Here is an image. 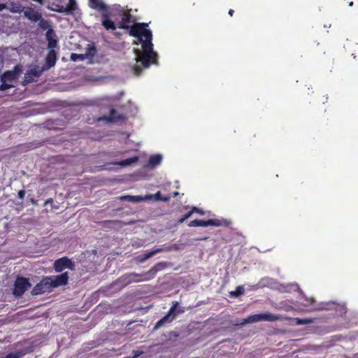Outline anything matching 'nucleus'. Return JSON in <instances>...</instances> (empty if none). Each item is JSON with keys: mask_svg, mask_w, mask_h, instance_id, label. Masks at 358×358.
<instances>
[{"mask_svg": "<svg viewBox=\"0 0 358 358\" xmlns=\"http://www.w3.org/2000/svg\"><path fill=\"white\" fill-rule=\"evenodd\" d=\"M0 358H4V357H0Z\"/></svg>", "mask_w": 358, "mask_h": 358, "instance_id": "obj_49", "label": "nucleus"}, {"mask_svg": "<svg viewBox=\"0 0 358 358\" xmlns=\"http://www.w3.org/2000/svg\"><path fill=\"white\" fill-rule=\"evenodd\" d=\"M39 21H40L39 26L43 29H48V27H50V23L48 20H45L41 18Z\"/></svg>", "mask_w": 358, "mask_h": 358, "instance_id": "obj_28", "label": "nucleus"}, {"mask_svg": "<svg viewBox=\"0 0 358 358\" xmlns=\"http://www.w3.org/2000/svg\"><path fill=\"white\" fill-rule=\"evenodd\" d=\"M16 78V74L15 72L13 71H6L5 72L1 77V81L4 83V82H8V83H11L13 82V80H15Z\"/></svg>", "mask_w": 358, "mask_h": 358, "instance_id": "obj_17", "label": "nucleus"}, {"mask_svg": "<svg viewBox=\"0 0 358 358\" xmlns=\"http://www.w3.org/2000/svg\"><path fill=\"white\" fill-rule=\"evenodd\" d=\"M162 160V155H151L148 160V165L151 167H155L159 165Z\"/></svg>", "mask_w": 358, "mask_h": 358, "instance_id": "obj_18", "label": "nucleus"}, {"mask_svg": "<svg viewBox=\"0 0 358 358\" xmlns=\"http://www.w3.org/2000/svg\"><path fill=\"white\" fill-rule=\"evenodd\" d=\"M138 160H139V157L138 156H134V157L122 160L121 162H120L118 163V164L123 166H129L134 163L137 162Z\"/></svg>", "mask_w": 358, "mask_h": 358, "instance_id": "obj_21", "label": "nucleus"}, {"mask_svg": "<svg viewBox=\"0 0 358 358\" xmlns=\"http://www.w3.org/2000/svg\"><path fill=\"white\" fill-rule=\"evenodd\" d=\"M279 319V317L270 313H259L248 316L244 319L243 324L255 323L259 321L274 322Z\"/></svg>", "mask_w": 358, "mask_h": 358, "instance_id": "obj_4", "label": "nucleus"}, {"mask_svg": "<svg viewBox=\"0 0 358 358\" xmlns=\"http://www.w3.org/2000/svg\"><path fill=\"white\" fill-rule=\"evenodd\" d=\"M24 16L33 22H38L41 18V14L31 7H28L24 12Z\"/></svg>", "mask_w": 358, "mask_h": 358, "instance_id": "obj_12", "label": "nucleus"}, {"mask_svg": "<svg viewBox=\"0 0 358 358\" xmlns=\"http://www.w3.org/2000/svg\"><path fill=\"white\" fill-rule=\"evenodd\" d=\"M5 8H6V5L4 3H0V11H2Z\"/></svg>", "mask_w": 358, "mask_h": 358, "instance_id": "obj_41", "label": "nucleus"}, {"mask_svg": "<svg viewBox=\"0 0 358 358\" xmlns=\"http://www.w3.org/2000/svg\"><path fill=\"white\" fill-rule=\"evenodd\" d=\"M162 250L161 248H159V249H156V250H152L150 252H146V253L138 255L136 257V261L140 262V263L144 262L145 261H146L147 259H150V257H152L155 254L161 252Z\"/></svg>", "mask_w": 358, "mask_h": 358, "instance_id": "obj_16", "label": "nucleus"}, {"mask_svg": "<svg viewBox=\"0 0 358 358\" xmlns=\"http://www.w3.org/2000/svg\"><path fill=\"white\" fill-rule=\"evenodd\" d=\"M234 10L233 9H229L228 13L230 16H233L234 15Z\"/></svg>", "mask_w": 358, "mask_h": 358, "instance_id": "obj_42", "label": "nucleus"}, {"mask_svg": "<svg viewBox=\"0 0 358 358\" xmlns=\"http://www.w3.org/2000/svg\"><path fill=\"white\" fill-rule=\"evenodd\" d=\"M34 1H36L40 4H43V0H33Z\"/></svg>", "mask_w": 358, "mask_h": 358, "instance_id": "obj_44", "label": "nucleus"}, {"mask_svg": "<svg viewBox=\"0 0 358 358\" xmlns=\"http://www.w3.org/2000/svg\"><path fill=\"white\" fill-rule=\"evenodd\" d=\"M171 196H163L162 197V200L161 201H169V199H170Z\"/></svg>", "mask_w": 358, "mask_h": 358, "instance_id": "obj_39", "label": "nucleus"}, {"mask_svg": "<svg viewBox=\"0 0 358 358\" xmlns=\"http://www.w3.org/2000/svg\"><path fill=\"white\" fill-rule=\"evenodd\" d=\"M191 211L193 213H198L199 215H204V211L202 209L198 208L197 207L193 206L191 208Z\"/></svg>", "mask_w": 358, "mask_h": 358, "instance_id": "obj_31", "label": "nucleus"}, {"mask_svg": "<svg viewBox=\"0 0 358 358\" xmlns=\"http://www.w3.org/2000/svg\"><path fill=\"white\" fill-rule=\"evenodd\" d=\"M178 306L179 303L178 301H173L172 306L168 313L155 324L154 329H157L164 324L171 322L176 315L175 311Z\"/></svg>", "mask_w": 358, "mask_h": 358, "instance_id": "obj_7", "label": "nucleus"}, {"mask_svg": "<svg viewBox=\"0 0 358 358\" xmlns=\"http://www.w3.org/2000/svg\"><path fill=\"white\" fill-rule=\"evenodd\" d=\"M115 35L117 36H119L121 35V34L120 32H115Z\"/></svg>", "mask_w": 358, "mask_h": 358, "instance_id": "obj_46", "label": "nucleus"}, {"mask_svg": "<svg viewBox=\"0 0 358 358\" xmlns=\"http://www.w3.org/2000/svg\"><path fill=\"white\" fill-rule=\"evenodd\" d=\"M25 191L24 189H21L17 193V196L20 199H23L24 198Z\"/></svg>", "mask_w": 358, "mask_h": 358, "instance_id": "obj_34", "label": "nucleus"}, {"mask_svg": "<svg viewBox=\"0 0 358 358\" xmlns=\"http://www.w3.org/2000/svg\"><path fill=\"white\" fill-rule=\"evenodd\" d=\"M127 10H125L124 8L121 7L120 5H115L113 8L109 10V15L114 18L121 17Z\"/></svg>", "mask_w": 358, "mask_h": 358, "instance_id": "obj_15", "label": "nucleus"}, {"mask_svg": "<svg viewBox=\"0 0 358 358\" xmlns=\"http://www.w3.org/2000/svg\"><path fill=\"white\" fill-rule=\"evenodd\" d=\"M22 354L19 352H11L6 355L4 358H20Z\"/></svg>", "mask_w": 358, "mask_h": 358, "instance_id": "obj_30", "label": "nucleus"}, {"mask_svg": "<svg viewBox=\"0 0 358 358\" xmlns=\"http://www.w3.org/2000/svg\"><path fill=\"white\" fill-rule=\"evenodd\" d=\"M30 202H31L33 205H36V204H37L36 201L34 199H30Z\"/></svg>", "mask_w": 358, "mask_h": 358, "instance_id": "obj_43", "label": "nucleus"}, {"mask_svg": "<svg viewBox=\"0 0 358 358\" xmlns=\"http://www.w3.org/2000/svg\"><path fill=\"white\" fill-rule=\"evenodd\" d=\"M88 6L101 13L109 11V7L102 0H88Z\"/></svg>", "mask_w": 358, "mask_h": 358, "instance_id": "obj_11", "label": "nucleus"}, {"mask_svg": "<svg viewBox=\"0 0 358 358\" xmlns=\"http://www.w3.org/2000/svg\"><path fill=\"white\" fill-rule=\"evenodd\" d=\"M162 195L159 191L156 192L155 194H150L146 196L148 199H154L155 201H161Z\"/></svg>", "mask_w": 358, "mask_h": 358, "instance_id": "obj_27", "label": "nucleus"}, {"mask_svg": "<svg viewBox=\"0 0 358 358\" xmlns=\"http://www.w3.org/2000/svg\"><path fill=\"white\" fill-rule=\"evenodd\" d=\"M85 59V55L83 54H76V53H72L71 55V59L72 61H77V60H84Z\"/></svg>", "mask_w": 358, "mask_h": 358, "instance_id": "obj_26", "label": "nucleus"}, {"mask_svg": "<svg viewBox=\"0 0 358 358\" xmlns=\"http://www.w3.org/2000/svg\"><path fill=\"white\" fill-rule=\"evenodd\" d=\"M178 195V192H173V196L176 197Z\"/></svg>", "mask_w": 358, "mask_h": 358, "instance_id": "obj_45", "label": "nucleus"}, {"mask_svg": "<svg viewBox=\"0 0 358 358\" xmlns=\"http://www.w3.org/2000/svg\"><path fill=\"white\" fill-rule=\"evenodd\" d=\"M66 10H59L61 12H66V13H73L77 8V3L76 0H69L65 6Z\"/></svg>", "mask_w": 358, "mask_h": 358, "instance_id": "obj_19", "label": "nucleus"}, {"mask_svg": "<svg viewBox=\"0 0 358 358\" xmlns=\"http://www.w3.org/2000/svg\"><path fill=\"white\" fill-rule=\"evenodd\" d=\"M158 271L159 268H157V266H155L143 274H137L135 273H130L129 275L130 278L129 282H141L143 280H149L155 277Z\"/></svg>", "mask_w": 358, "mask_h": 358, "instance_id": "obj_8", "label": "nucleus"}, {"mask_svg": "<svg viewBox=\"0 0 358 358\" xmlns=\"http://www.w3.org/2000/svg\"><path fill=\"white\" fill-rule=\"evenodd\" d=\"M126 119V116L123 114L117 113V110L115 108H111L110 110V115L108 116L103 115L98 118L99 121L105 120L107 122L114 123L120 121H123Z\"/></svg>", "mask_w": 358, "mask_h": 358, "instance_id": "obj_9", "label": "nucleus"}, {"mask_svg": "<svg viewBox=\"0 0 358 358\" xmlns=\"http://www.w3.org/2000/svg\"><path fill=\"white\" fill-rule=\"evenodd\" d=\"M31 286L28 278L18 277L14 284V294L17 296H22Z\"/></svg>", "mask_w": 358, "mask_h": 358, "instance_id": "obj_6", "label": "nucleus"}, {"mask_svg": "<svg viewBox=\"0 0 358 358\" xmlns=\"http://www.w3.org/2000/svg\"><path fill=\"white\" fill-rule=\"evenodd\" d=\"M13 85L10 84V83H8V82H1V84L0 85V90L1 91H5L8 89H10V87H12Z\"/></svg>", "mask_w": 358, "mask_h": 358, "instance_id": "obj_29", "label": "nucleus"}, {"mask_svg": "<svg viewBox=\"0 0 358 358\" xmlns=\"http://www.w3.org/2000/svg\"><path fill=\"white\" fill-rule=\"evenodd\" d=\"M121 200H127L131 202H140L143 200V197L141 196H131V195H127L122 196Z\"/></svg>", "mask_w": 358, "mask_h": 358, "instance_id": "obj_22", "label": "nucleus"}, {"mask_svg": "<svg viewBox=\"0 0 358 358\" xmlns=\"http://www.w3.org/2000/svg\"><path fill=\"white\" fill-rule=\"evenodd\" d=\"M348 5H349L350 6H352L353 5V1H350V2H349Z\"/></svg>", "mask_w": 358, "mask_h": 358, "instance_id": "obj_47", "label": "nucleus"}, {"mask_svg": "<svg viewBox=\"0 0 358 358\" xmlns=\"http://www.w3.org/2000/svg\"><path fill=\"white\" fill-rule=\"evenodd\" d=\"M231 222L227 220H219V219H209L208 220L195 219L189 222L188 226L189 227H208V226H225L228 227Z\"/></svg>", "mask_w": 358, "mask_h": 358, "instance_id": "obj_3", "label": "nucleus"}, {"mask_svg": "<svg viewBox=\"0 0 358 358\" xmlns=\"http://www.w3.org/2000/svg\"><path fill=\"white\" fill-rule=\"evenodd\" d=\"M314 302H315V300L313 298L307 300L308 305H313L314 303Z\"/></svg>", "mask_w": 358, "mask_h": 358, "instance_id": "obj_38", "label": "nucleus"}, {"mask_svg": "<svg viewBox=\"0 0 358 358\" xmlns=\"http://www.w3.org/2000/svg\"><path fill=\"white\" fill-rule=\"evenodd\" d=\"M296 324L299 325L301 324H308L313 322V320L311 318H296L295 319Z\"/></svg>", "mask_w": 358, "mask_h": 358, "instance_id": "obj_24", "label": "nucleus"}, {"mask_svg": "<svg viewBox=\"0 0 358 358\" xmlns=\"http://www.w3.org/2000/svg\"><path fill=\"white\" fill-rule=\"evenodd\" d=\"M337 304L334 302H328V303H322L319 305V307L315 308L314 310H333L336 308Z\"/></svg>", "mask_w": 358, "mask_h": 358, "instance_id": "obj_20", "label": "nucleus"}, {"mask_svg": "<svg viewBox=\"0 0 358 358\" xmlns=\"http://www.w3.org/2000/svg\"><path fill=\"white\" fill-rule=\"evenodd\" d=\"M54 269L57 273H61L66 268L75 270L74 262L67 257H63L56 259L53 265Z\"/></svg>", "mask_w": 358, "mask_h": 358, "instance_id": "obj_5", "label": "nucleus"}, {"mask_svg": "<svg viewBox=\"0 0 358 358\" xmlns=\"http://www.w3.org/2000/svg\"><path fill=\"white\" fill-rule=\"evenodd\" d=\"M131 15L129 10H127L121 17V21L117 27L122 29H129V35L137 38L141 45V49H134L136 64L134 65L132 70L136 76L141 75L143 69H148L152 64H157L158 55L153 49L152 33L147 27V23H135L130 26Z\"/></svg>", "mask_w": 358, "mask_h": 358, "instance_id": "obj_1", "label": "nucleus"}, {"mask_svg": "<svg viewBox=\"0 0 358 358\" xmlns=\"http://www.w3.org/2000/svg\"><path fill=\"white\" fill-rule=\"evenodd\" d=\"M192 215V213L191 211V210L189 211H188L187 213H185V215H182V217L187 220L188 219L189 217H190Z\"/></svg>", "mask_w": 358, "mask_h": 358, "instance_id": "obj_36", "label": "nucleus"}, {"mask_svg": "<svg viewBox=\"0 0 358 358\" xmlns=\"http://www.w3.org/2000/svg\"><path fill=\"white\" fill-rule=\"evenodd\" d=\"M57 55L55 50H50L45 57V66L47 69L53 67L57 62Z\"/></svg>", "mask_w": 358, "mask_h": 358, "instance_id": "obj_14", "label": "nucleus"}, {"mask_svg": "<svg viewBox=\"0 0 358 358\" xmlns=\"http://www.w3.org/2000/svg\"><path fill=\"white\" fill-rule=\"evenodd\" d=\"M53 203H54L53 199H52V198H49V199H48L45 201V203H44V206H47V205H48V204L52 205V204H53Z\"/></svg>", "mask_w": 358, "mask_h": 358, "instance_id": "obj_35", "label": "nucleus"}, {"mask_svg": "<svg viewBox=\"0 0 358 358\" xmlns=\"http://www.w3.org/2000/svg\"><path fill=\"white\" fill-rule=\"evenodd\" d=\"M69 273H62L57 275L44 277L31 290L32 295H39L45 292H51L54 288L65 286L69 282Z\"/></svg>", "mask_w": 358, "mask_h": 358, "instance_id": "obj_2", "label": "nucleus"}, {"mask_svg": "<svg viewBox=\"0 0 358 358\" xmlns=\"http://www.w3.org/2000/svg\"><path fill=\"white\" fill-rule=\"evenodd\" d=\"M143 353V351L133 350L131 352V355L129 357V358H136V357H139L140 355H141Z\"/></svg>", "mask_w": 358, "mask_h": 358, "instance_id": "obj_32", "label": "nucleus"}, {"mask_svg": "<svg viewBox=\"0 0 358 358\" xmlns=\"http://www.w3.org/2000/svg\"><path fill=\"white\" fill-rule=\"evenodd\" d=\"M13 12H21L22 11V6L19 5L17 7H16L15 9L13 10Z\"/></svg>", "mask_w": 358, "mask_h": 358, "instance_id": "obj_37", "label": "nucleus"}, {"mask_svg": "<svg viewBox=\"0 0 358 358\" xmlns=\"http://www.w3.org/2000/svg\"><path fill=\"white\" fill-rule=\"evenodd\" d=\"M109 11L101 13V24L106 30H115L117 25L110 19Z\"/></svg>", "mask_w": 358, "mask_h": 358, "instance_id": "obj_10", "label": "nucleus"}, {"mask_svg": "<svg viewBox=\"0 0 358 358\" xmlns=\"http://www.w3.org/2000/svg\"><path fill=\"white\" fill-rule=\"evenodd\" d=\"M186 220L182 217L181 218H180L179 220H178L177 221V224H182Z\"/></svg>", "mask_w": 358, "mask_h": 358, "instance_id": "obj_40", "label": "nucleus"}, {"mask_svg": "<svg viewBox=\"0 0 358 358\" xmlns=\"http://www.w3.org/2000/svg\"><path fill=\"white\" fill-rule=\"evenodd\" d=\"M207 238H197L196 240L199 241V240H206Z\"/></svg>", "mask_w": 358, "mask_h": 358, "instance_id": "obj_48", "label": "nucleus"}, {"mask_svg": "<svg viewBox=\"0 0 358 358\" xmlns=\"http://www.w3.org/2000/svg\"><path fill=\"white\" fill-rule=\"evenodd\" d=\"M244 293V288L243 286H238L236 289L231 292L232 296L238 297Z\"/></svg>", "mask_w": 358, "mask_h": 358, "instance_id": "obj_25", "label": "nucleus"}, {"mask_svg": "<svg viewBox=\"0 0 358 358\" xmlns=\"http://www.w3.org/2000/svg\"><path fill=\"white\" fill-rule=\"evenodd\" d=\"M59 10H66V8L64 6L56 5V8H52V10L56 11L57 13H66V12H61V11H59Z\"/></svg>", "mask_w": 358, "mask_h": 358, "instance_id": "obj_33", "label": "nucleus"}, {"mask_svg": "<svg viewBox=\"0 0 358 358\" xmlns=\"http://www.w3.org/2000/svg\"><path fill=\"white\" fill-rule=\"evenodd\" d=\"M48 41V47L50 50H54L57 45V40L56 38L55 33L52 29H49L45 34Z\"/></svg>", "mask_w": 358, "mask_h": 358, "instance_id": "obj_13", "label": "nucleus"}, {"mask_svg": "<svg viewBox=\"0 0 358 358\" xmlns=\"http://www.w3.org/2000/svg\"><path fill=\"white\" fill-rule=\"evenodd\" d=\"M96 53V48L94 45H88L85 54L86 57H94Z\"/></svg>", "mask_w": 358, "mask_h": 358, "instance_id": "obj_23", "label": "nucleus"}]
</instances>
